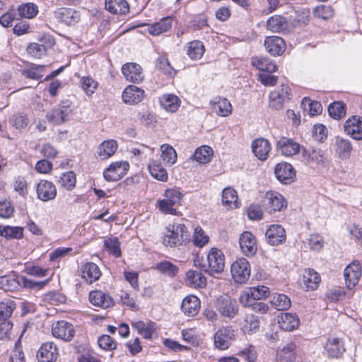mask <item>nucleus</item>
<instances>
[{
	"label": "nucleus",
	"instance_id": "nucleus-61",
	"mask_svg": "<svg viewBox=\"0 0 362 362\" xmlns=\"http://www.w3.org/2000/svg\"><path fill=\"white\" fill-rule=\"evenodd\" d=\"M156 66L158 69L170 77L175 74L174 69L171 66L168 59L165 56H161L158 59Z\"/></svg>",
	"mask_w": 362,
	"mask_h": 362
},
{
	"label": "nucleus",
	"instance_id": "nucleus-38",
	"mask_svg": "<svg viewBox=\"0 0 362 362\" xmlns=\"http://www.w3.org/2000/svg\"><path fill=\"white\" fill-rule=\"evenodd\" d=\"M187 283L194 288H204L206 285V277L199 272L189 270L186 272Z\"/></svg>",
	"mask_w": 362,
	"mask_h": 362
},
{
	"label": "nucleus",
	"instance_id": "nucleus-46",
	"mask_svg": "<svg viewBox=\"0 0 362 362\" xmlns=\"http://www.w3.org/2000/svg\"><path fill=\"white\" fill-rule=\"evenodd\" d=\"M302 156L309 163L319 164L324 160V155L320 149H304Z\"/></svg>",
	"mask_w": 362,
	"mask_h": 362
},
{
	"label": "nucleus",
	"instance_id": "nucleus-8",
	"mask_svg": "<svg viewBox=\"0 0 362 362\" xmlns=\"http://www.w3.org/2000/svg\"><path fill=\"white\" fill-rule=\"evenodd\" d=\"M344 279L346 287L353 288L358 282L361 276V268L359 262L353 261L344 269Z\"/></svg>",
	"mask_w": 362,
	"mask_h": 362
},
{
	"label": "nucleus",
	"instance_id": "nucleus-44",
	"mask_svg": "<svg viewBox=\"0 0 362 362\" xmlns=\"http://www.w3.org/2000/svg\"><path fill=\"white\" fill-rule=\"evenodd\" d=\"M160 153V157L165 164L172 165L177 161V153L172 146L168 144L161 145Z\"/></svg>",
	"mask_w": 362,
	"mask_h": 362
},
{
	"label": "nucleus",
	"instance_id": "nucleus-30",
	"mask_svg": "<svg viewBox=\"0 0 362 362\" xmlns=\"http://www.w3.org/2000/svg\"><path fill=\"white\" fill-rule=\"evenodd\" d=\"M335 153L341 159H348L352 151L351 142L346 139L337 138L334 144Z\"/></svg>",
	"mask_w": 362,
	"mask_h": 362
},
{
	"label": "nucleus",
	"instance_id": "nucleus-43",
	"mask_svg": "<svg viewBox=\"0 0 362 362\" xmlns=\"http://www.w3.org/2000/svg\"><path fill=\"white\" fill-rule=\"evenodd\" d=\"M0 235L6 239H21L23 236V228L19 226H0Z\"/></svg>",
	"mask_w": 362,
	"mask_h": 362
},
{
	"label": "nucleus",
	"instance_id": "nucleus-12",
	"mask_svg": "<svg viewBox=\"0 0 362 362\" xmlns=\"http://www.w3.org/2000/svg\"><path fill=\"white\" fill-rule=\"evenodd\" d=\"M239 245L242 252L247 257H252L257 252V243L255 236L249 231L240 235Z\"/></svg>",
	"mask_w": 362,
	"mask_h": 362
},
{
	"label": "nucleus",
	"instance_id": "nucleus-40",
	"mask_svg": "<svg viewBox=\"0 0 362 362\" xmlns=\"http://www.w3.org/2000/svg\"><path fill=\"white\" fill-rule=\"evenodd\" d=\"M98 82L90 76H84L80 78L79 86L86 95H92L98 88Z\"/></svg>",
	"mask_w": 362,
	"mask_h": 362
},
{
	"label": "nucleus",
	"instance_id": "nucleus-1",
	"mask_svg": "<svg viewBox=\"0 0 362 362\" xmlns=\"http://www.w3.org/2000/svg\"><path fill=\"white\" fill-rule=\"evenodd\" d=\"M165 229L166 233L163 240V243L165 246L171 247H177L189 242L190 233L185 224L170 223L166 226Z\"/></svg>",
	"mask_w": 362,
	"mask_h": 362
},
{
	"label": "nucleus",
	"instance_id": "nucleus-41",
	"mask_svg": "<svg viewBox=\"0 0 362 362\" xmlns=\"http://www.w3.org/2000/svg\"><path fill=\"white\" fill-rule=\"evenodd\" d=\"M267 29L273 33H280L286 30L287 21L281 16H273L267 22Z\"/></svg>",
	"mask_w": 362,
	"mask_h": 362
},
{
	"label": "nucleus",
	"instance_id": "nucleus-58",
	"mask_svg": "<svg viewBox=\"0 0 362 362\" xmlns=\"http://www.w3.org/2000/svg\"><path fill=\"white\" fill-rule=\"evenodd\" d=\"M15 308L16 303L11 300L0 303V320H6L10 317Z\"/></svg>",
	"mask_w": 362,
	"mask_h": 362
},
{
	"label": "nucleus",
	"instance_id": "nucleus-13",
	"mask_svg": "<svg viewBox=\"0 0 362 362\" xmlns=\"http://www.w3.org/2000/svg\"><path fill=\"white\" fill-rule=\"evenodd\" d=\"M122 72L127 81L139 83L144 78L141 66L136 63H126L122 67Z\"/></svg>",
	"mask_w": 362,
	"mask_h": 362
},
{
	"label": "nucleus",
	"instance_id": "nucleus-10",
	"mask_svg": "<svg viewBox=\"0 0 362 362\" xmlns=\"http://www.w3.org/2000/svg\"><path fill=\"white\" fill-rule=\"evenodd\" d=\"M344 129L352 139L362 140V117L352 116L348 118L344 122Z\"/></svg>",
	"mask_w": 362,
	"mask_h": 362
},
{
	"label": "nucleus",
	"instance_id": "nucleus-63",
	"mask_svg": "<svg viewBox=\"0 0 362 362\" xmlns=\"http://www.w3.org/2000/svg\"><path fill=\"white\" fill-rule=\"evenodd\" d=\"M250 296L256 300L267 297L269 295V288L264 286H259L250 289Z\"/></svg>",
	"mask_w": 362,
	"mask_h": 362
},
{
	"label": "nucleus",
	"instance_id": "nucleus-54",
	"mask_svg": "<svg viewBox=\"0 0 362 362\" xmlns=\"http://www.w3.org/2000/svg\"><path fill=\"white\" fill-rule=\"evenodd\" d=\"M152 177L158 181H166L168 174L166 170L160 163H152L148 167Z\"/></svg>",
	"mask_w": 362,
	"mask_h": 362
},
{
	"label": "nucleus",
	"instance_id": "nucleus-26",
	"mask_svg": "<svg viewBox=\"0 0 362 362\" xmlns=\"http://www.w3.org/2000/svg\"><path fill=\"white\" fill-rule=\"evenodd\" d=\"M278 322L283 330L290 332L298 327L299 318L296 314L282 313L279 316Z\"/></svg>",
	"mask_w": 362,
	"mask_h": 362
},
{
	"label": "nucleus",
	"instance_id": "nucleus-20",
	"mask_svg": "<svg viewBox=\"0 0 362 362\" xmlns=\"http://www.w3.org/2000/svg\"><path fill=\"white\" fill-rule=\"evenodd\" d=\"M266 199L267 200V206L270 211H279L287 206L284 197L276 192H267Z\"/></svg>",
	"mask_w": 362,
	"mask_h": 362
},
{
	"label": "nucleus",
	"instance_id": "nucleus-19",
	"mask_svg": "<svg viewBox=\"0 0 362 362\" xmlns=\"http://www.w3.org/2000/svg\"><path fill=\"white\" fill-rule=\"evenodd\" d=\"M276 150L283 156H291L299 152L300 146L291 139L282 137L276 143Z\"/></svg>",
	"mask_w": 362,
	"mask_h": 362
},
{
	"label": "nucleus",
	"instance_id": "nucleus-2",
	"mask_svg": "<svg viewBox=\"0 0 362 362\" xmlns=\"http://www.w3.org/2000/svg\"><path fill=\"white\" fill-rule=\"evenodd\" d=\"M208 269L204 265L203 270L211 275L221 273L225 267V257L223 252L216 247L211 248L207 255Z\"/></svg>",
	"mask_w": 362,
	"mask_h": 362
},
{
	"label": "nucleus",
	"instance_id": "nucleus-33",
	"mask_svg": "<svg viewBox=\"0 0 362 362\" xmlns=\"http://www.w3.org/2000/svg\"><path fill=\"white\" fill-rule=\"evenodd\" d=\"M213 112L221 117H227L232 112V106L226 98H218L211 101Z\"/></svg>",
	"mask_w": 362,
	"mask_h": 362
},
{
	"label": "nucleus",
	"instance_id": "nucleus-48",
	"mask_svg": "<svg viewBox=\"0 0 362 362\" xmlns=\"http://www.w3.org/2000/svg\"><path fill=\"white\" fill-rule=\"evenodd\" d=\"M273 306L279 310H284L288 309L291 305L290 298L281 293L274 294L271 300Z\"/></svg>",
	"mask_w": 362,
	"mask_h": 362
},
{
	"label": "nucleus",
	"instance_id": "nucleus-16",
	"mask_svg": "<svg viewBox=\"0 0 362 362\" xmlns=\"http://www.w3.org/2000/svg\"><path fill=\"white\" fill-rule=\"evenodd\" d=\"M255 156L260 160L264 161L269 157L272 146L269 141L264 138L255 139L251 144Z\"/></svg>",
	"mask_w": 362,
	"mask_h": 362
},
{
	"label": "nucleus",
	"instance_id": "nucleus-45",
	"mask_svg": "<svg viewBox=\"0 0 362 362\" xmlns=\"http://www.w3.org/2000/svg\"><path fill=\"white\" fill-rule=\"evenodd\" d=\"M213 154L214 151L211 147L202 146L196 149L193 158L199 163H207L211 161Z\"/></svg>",
	"mask_w": 362,
	"mask_h": 362
},
{
	"label": "nucleus",
	"instance_id": "nucleus-36",
	"mask_svg": "<svg viewBox=\"0 0 362 362\" xmlns=\"http://www.w3.org/2000/svg\"><path fill=\"white\" fill-rule=\"evenodd\" d=\"M187 54L192 60L200 59L205 52L204 45L199 40H193L187 43L185 46Z\"/></svg>",
	"mask_w": 362,
	"mask_h": 362
},
{
	"label": "nucleus",
	"instance_id": "nucleus-21",
	"mask_svg": "<svg viewBox=\"0 0 362 362\" xmlns=\"http://www.w3.org/2000/svg\"><path fill=\"white\" fill-rule=\"evenodd\" d=\"M118 148V143L115 139L103 141L97 148L98 156L101 160L112 157Z\"/></svg>",
	"mask_w": 362,
	"mask_h": 362
},
{
	"label": "nucleus",
	"instance_id": "nucleus-6",
	"mask_svg": "<svg viewBox=\"0 0 362 362\" xmlns=\"http://www.w3.org/2000/svg\"><path fill=\"white\" fill-rule=\"evenodd\" d=\"M129 169V165L127 161H117L107 168L103 175L106 181H119L127 173Z\"/></svg>",
	"mask_w": 362,
	"mask_h": 362
},
{
	"label": "nucleus",
	"instance_id": "nucleus-18",
	"mask_svg": "<svg viewBox=\"0 0 362 362\" xmlns=\"http://www.w3.org/2000/svg\"><path fill=\"white\" fill-rule=\"evenodd\" d=\"M264 47L271 55L279 56L284 52L286 45L283 38L278 36H269L265 38Z\"/></svg>",
	"mask_w": 362,
	"mask_h": 362
},
{
	"label": "nucleus",
	"instance_id": "nucleus-7",
	"mask_svg": "<svg viewBox=\"0 0 362 362\" xmlns=\"http://www.w3.org/2000/svg\"><path fill=\"white\" fill-rule=\"evenodd\" d=\"M235 331L231 327H221L214 334V345L221 350L227 349L235 340Z\"/></svg>",
	"mask_w": 362,
	"mask_h": 362
},
{
	"label": "nucleus",
	"instance_id": "nucleus-60",
	"mask_svg": "<svg viewBox=\"0 0 362 362\" xmlns=\"http://www.w3.org/2000/svg\"><path fill=\"white\" fill-rule=\"evenodd\" d=\"M209 240V236L201 227H197L193 234V243L199 247L205 245Z\"/></svg>",
	"mask_w": 362,
	"mask_h": 362
},
{
	"label": "nucleus",
	"instance_id": "nucleus-47",
	"mask_svg": "<svg viewBox=\"0 0 362 362\" xmlns=\"http://www.w3.org/2000/svg\"><path fill=\"white\" fill-rule=\"evenodd\" d=\"M18 11L20 16L31 19L37 14L38 7L33 3H25L18 6Z\"/></svg>",
	"mask_w": 362,
	"mask_h": 362
},
{
	"label": "nucleus",
	"instance_id": "nucleus-55",
	"mask_svg": "<svg viewBox=\"0 0 362 362\" xmlns=\"http://www.w3.org/2000/svg\"><path fill=\"white\" fill-rule=\"evenodd\" d=\"M238 356L244 358L247 362H255L257 358V354L255 347L248 344L238 352Z\"/></svg>",
	"mask_w": 362,
	"mask_h": 362
},
{
	"label": "nucleus",
	"instance_id": "nucleus-64",
	"mask_svg": "<svg viewBox=\"0 0 362 362\" xmlns=\"http://www.w3.org/2000/svg\"><path fill=\"white\" fill-rule=\"evenodd\" d=\"M40 153L44 157L50 159L55 158L58 155L57 148L49 143H46L42 145Z\"/></svg>",
	"mask_w": 362,
	"mask_h": 362
},
{
	"label": "nucleus",
	"instance_id": "nucleus-28",
	"mask_svg": "<svg viewBox=\"0 0 362 362\" xmlns=\"http://www.w3.org/2000/svg\"><path fill=\"white\" fill-rule=\"evenodd\" d=\"M173 24V18L170 16L161 18L158 22L148 24V32L153 36L159 35L168 31Z\"/></svg>",
	"mask_w": 362,
	"mask_h": 362
},
{
	"label": "nucleus",
	"instance_id": "nucleus-57",
	"mask_svg": "<svg viewBox=\"0 0 362 362\" xmlns=\"http://www.w3.org/2000/svg\"><path fill=\"white\" fill-rule=\"evenodd\" d=\"M277 357L281 362H291L295 358L294 345L290 344L278 351Z\"/></svg>",
	"mask_w": 362,
	"mask_h": 362
},
{
	"label": "nucleus",
	"instance_id": "nucleus-17",
	"mask_svg": "<svg viewBox=\"0 0 362 362\" xmlns=\"http://www.w3.org/2000/svg\"><path fill=\"white\" fill-rule=\"evenodd\" d=\"M145 96L144 90L133 86H127L122 93L124 103L129 105H135L143 100Z\"/></svg>",
	"mask_w": 362,
	"mask_h": 362
},
{
	"label": "nucleus",
	"instance_id": "nucleus-34",
	"mask_svg": "<svg viewBox=\"0 0 362 362\" xmlns=\"http://www.w3.org/2000/svg\"><path fill=\"white\" fill-rule=\"evenodd\" d=\"M37 193L39 199L42 201L51 200L56 197V187L52 182H38Z\"/></svg>",
	"mask_w": 362,
	"mask_h": 362
},
{
	"label": "nucleus",
	"instance_id": "nucleus-11",
	"mask_svg": "<svg viewBox=\"0 0 362 362\" xmlns=\"http://www.w3.org/2000/svg\"><path fill=\"white\" fill-rule=\"evenodd\" d=\"M71 112V107L66 103H63L47 115V119L54 124H59L69 119Z\"/></svg>",
	"mask_w": 362,
	"mask_h": 362
},
{
	"label": "nucleus",
	"instance_id": "nucleus-49",
	"mask_svg": "<svg viewBox=\"0 0 362 362\" xmlns=\"http://www.w3.org/2000/svg\"><path fill=\"white\" fill-rule=\"evenodd\" d=\"M328 112L333 119H339L346 115V105L340 101L334 102L329 105Z\"/></svg>",
	"mask_w": 362,
	"mask_h": 362
},
{
	"label": "nucleus",
	"instance_id": "nucleus-39",
	"mask_svg": "<svg viewBox=\"0 0 362 362\" xmlns=\"http://www.w3.org/2000/svg\"><path fill=\"white\" fill-rule=\"evenodd\" d=\"M252 64L260 71L273 73L277 69L276 66L267 57H252Z\"/></svg>",
	"mask_w": 362,
	"mask_h": 362
},
{
	"label": "nucleus",
	"instance_id": "nucleus-3",
	"mask_svg": "<svg viewBox=\"0 0 362 362\" xmlns=\"http://www.w3.org/2000/svg\"><path fill=\"white\" fill-rule=\"evenodd\" d=\"M216 308L222 316L229 319L234 318L238 313V305L236 300L228 295L217 298Z\"/></svg>",
	"mask_w": 362,
	"mask_h": 362
},
{
	"label": "nucleus",
	"instance_id": "nucleus-4",
	"mask_svg": "<svg viewBox=\"0 0 362 362\" xmlns=\"http://www.w3.org/2000/svg\"><path fill=\"white\" fill-rule=\"evenodd\" d=\"M231 274L235 282L245 284L250 276V267L245 258H240L231 265Z\"/></svg>",
	"mask_w": 362,
	"mask_h": 362
},
{
	"label": "nucleus",
	"instance_id": "nucleus-23",
	"mask_svg": "<svg viewBox=\"0 0 362 362\" xmlns=\"http://www.w3.org/2000/svg\"><path fill=\"white\" fill-rule=\"evenodd\" d=\"M56 18L66 25L74 24L80 20L78 11L70 8H61L55 12Z\"/></svg>",
	"mask_w": 362,
	"mask_h": 362
},
{
	"label": "nucleus",
	"instance_id": "nucleus-31",
	"mask_svg": "<svg viewBox=\"0 0 362 362\" xmlns=\"http://www.w3.org/2000/svg\"><path fill=\"white\" fill-rule=\"evenodd\" d=\"M325 349L328 356L332 358L340 357L345 351L343 343L339 338L328 339L325 345Z\"/></svg>",
	"mask_w": 362,
	"mask_h": 362
},
{
	"label": "nucleus",
	"instance_id": "nucleus-22",
	"mask_svg": "<svg viewBox=\"0 0 362 362\" xmlns=\"http://www.w3.org/2000/svg\"><path fill=\"white\" fill-rule=\"evenodd\" d=\"M268 243L272 245H277L286 238L285 230L279 225L271 226L265 233Z\"/></svg>",
	"mask_w": 362,
	"mask_h": 362
},
{
	"label": "nucleus",
	"instance_id": "nucleus-59",
	"mask_svg": "<svg viewBox=\"0 0 362 362\" xmlns=\"http://www.w3.org/2000/svg\"><path fill=\"white\" fill-rule=\"evenodd\" d=\"M259 327V321L254 315H247L245 319V323L243 329L245 332L250 334L253 331L257 329Z\"/></svg>",
	"mask_w": 362,
	"mask_h": 362
},
{
	"label": "nucleus",
	"instance_id": "nucleus-9",
	"mask_svg": "<svg viewBox=\"0 0 362 362\" xmlns=\"http://www.w3.org/2000/svg\"><path fill=\"white\" fill-rule=\"evenodd\" d=\"M52 332L54 337L69 341L73 339L75 329L72 324L62 320L53 325Z\"/></svg>",
	"mask_w": 362,
	"mask_h": 362
},
{
	"label": "nucleus",
	"instance_id": "nucleus-51",
	"mask_svg": "<svg viewBox=\"0 0 362 362\" xmlns=\"http://www.w3.org/2000/svg\"><path fill=\"white\" fill-rule=\"evenodd\" d=\"M104 247L110 254L115 257L121 256L120 243L117 238H108L104 241Z\"/></svg>",
	"mask_w": 362,
	"mask_h": 362
},
{
	"label": "nucleus",
	"instance_id": "nucleus-29",
	"mask_svg": "<svg viewBox=\"0 0 362 362\" xmlns=\"http://www.w3.org/2000/svg\"><path fill=\"white\" fill-rule=\"evenodd\" d=\"M81 272L83 279L89 284L97 281L101 276L100 268L93 262L85 264L81 268Z\"/></svg>",
	"mask_w": 362,
	"mask_h": 362
},
{
	"label": "nucleus",
	"instance_id": "nucleus-15",
	"mask_svg": "<svg viewBox=\"0 0 362 362\" xmlns=\"http://www.w3.org/2000/svg\"><path fill=\"white\" fill-rule=\"evenodd\" d=\"M42 44L30 43L27 47L28 53L35 58H40L45 54L48 48L52 47L54 44V40L51 37H44L41 40Z\"/></svg>",
	"mask_w": 362,
	"mask_h": 362
},
{
	"label": "nucleus",
	"instance_id": "nucleus-37",
	"mask_svg": "<svg viewBox=\"0 0 362 362\" xmlns=\"http://www.w3.org/2000/svg\"><path fill=\"white\" fill-rule=\"evenodd\" d=\"M160 104L167 112H175L180 105V99L174 94H164L160 98Z\"/></svg>",
	"mask_w": 362,
	"mask_h": 362
},
{
	"label": "nucleus",
	"instance_id": "nucleus-50",
	"mask_svg": "<svg viewBox=\"0 0 362 362\" xmlns=\"http://www.w3.org/2000/svg\"><path fill=\"white\" fill-rule=\"evenodd\" d=\"M301 105L305 111L308 112L310 115L314 116L321 113L322 107L321 104L317 101H313L310 98H304Z\"/></svg>",
	"mask_w": 362,
	"mask_h": 362
},
{
	"label": "nucleus",
	"instance_id": "nucleus-42",
	"mask_svg": "<svg viewBox=\"0 0 362 362\" xmlns=\"http://www.w3.org/2000/svg\"><path fill=\"white\" fill-rule=\"evenodd\" d=\"M303 283L307 289L315 290L320 281L319 274L313 269H307L303 275Z\"/></svg>",
	"mask_w": 362,
	"mask_h": 362
},
{
	"label": "nucleus",
	"instance_id": "nucleus-62",
	"mask_svg": "<svg viewBox=\"0 0 362 362\" xmlns=\"http://www.w3.org/2000/svg\"><path fill=\"white\" fill-rule=\"evenodd\" d=\"M14 208L11 202L4 200L0 202V216L8 218L12 216Z\"/></svg>",
	"mask_w": 362,
	"mask_h": 362
},
{
	"label": "nucleus",
	"instance_id": "nucleus-52",
	"mask_svg": "<svg viewBox=\"0 0 362 362\" xmlns=\"http://www.w3.org/2000/svg\"><path fill=\"white\" fill-rule=\"evenodd\" d=\"M238 202V195L235 189L227 187L223 190L222 202L223 204L232 207V205L236 208Z\"/></svg>",
	"mask_w": 362,
	"mask_h": 362
},
{
	"label": "nucleus",
	"instance_id": "nucleus-32",
	"mask_svg": "<svg viewBox=\"0 0 362 362\" xmlns=\"http://www.w3.org/2000/svg\"><path fill=\"white\" fill-rule=\"evenodd\" d=\"M274 174L279 181H284L293 179L296 175V171L290 163H280L276 165Z\"/></svg>",
	"mask_w": 362,
	"mask_h": 362
},
{
	"label": "nucleus",
	"instance_id": "nucleus-14",
	"mask_svg": "<svg viewBox=\"0 0 362 362\" xmlns=\"http://www.w3.org/2000/svg\"><path fill=\"white\" fill-rule=\"evenodd\" d=\"M58 355L57 346L52 342H46L38 350L37 358L38 362H55Z\"/></svg>",
	"mask_w": 362,
	"mask_h": 362
},
{
	"label": "nucleus",
	"instance_id": "nucleus-24",
	"mask_svg": "<svg viewBox=\"0 0 362 362\" xmlns=\"http://www.w3.org/2000/svg\"><path fill=\"white\" fill-rule=\"evenodd\" d=\"M181 309L186 315L194 316L200 310V300L194 295L187 296L182 300Z\"/></svg>",
	"mask_w": 362,
	"mask_h": 362
},
{
	"label": "nucleus",
	"instance_id": "nucleus-5",
	"mask_svg": "<svg viewBox=\"0 0 362 362\" xmlns=\"http://www.w3.org/2000/svg\"><path fill=\"white\" fill-rule=\"evenodd\" d=\"M291 99V88L282 84L280 89L272 91L269 94V106L272 109L279 110L283 108L284 104Z\"/></svg>",
	"mask_w": 362,
	"mask_h": 362
},
{
	"label": "nucleus",
	"instance_id": "nucleus-35",
	"mask_svg": "<svg viewBox=\"0 0 362 362\" xmlns=\"http://www.w3.org/2000/svg\"><path fill=\"white\" fill-rule=\"evenodd\" d=\"M105 8L114 14L124 15L129 11L126 0H105Z\"/></svg>",
	"mask_w": 362,
	"mask_h": 362
},
{
	"label": "nucleus",
	"instance_id": "nucleus-25",
	"mask_svg": "<svg viewBox=\"0 0 362 362\" xmlns=\"http://www.w3.org/2000/svg\"><path fill=\"white\" fill-rule=\"evenodd\" d=\"M89 300L93 305L103 308H110L114 304L112 298L100 291H91L89 294Z\"/></svg>",
	"mask_w": 362,
	"mask_h": 362
},
{
	"label": "nucleus",
	"instance_id": "nucleus-53",
	"mask_svg": "<svg viewBox=\"0 0 362 362\" xmlns=\"http://www.w3.org/2000/svg\"><path fill=\"white\" fill-rule=\"evenodd\" d=\"M155 269L159 271L160 273L170 276H175L178 271V268L176 265L166 260L157 263L156 264Z\"/></svg>",
	"mask_w": 362,
	"mask_h": 362
},
{
	"label": "nucleus",
	"instance_id": "nucleus-27",
	"mask_svg": "<svg viewBox=\"0 0 362 362\" xmlns=\"http://www.w3.org/2000/svg\"><path fill=\"white\" fill-rule=\"evenodd\" d=\"M132 326L146 339H152L154 335H156V323L152 321L146 322L143 321L132 322Z\"/></svg>",
	"mask_w": 362,
	"mask_h": 362
},
{
	"label": "nucleus",
	"instance_id": "nucleus-56",
	"mask_svg": "<svg viewBox=\"0 0 362 362\" xmlns=\"http://www.w3.org/2000/svg\"><path fill=\"white\" fill-rule=\"evenodd\" d=\"M44 66H33L29 69L22 70V75L25 78L39 80L43 76Z\"/></svg>",
	"mask_w": 362,
	"mask_h": 362
}]
</instances>
